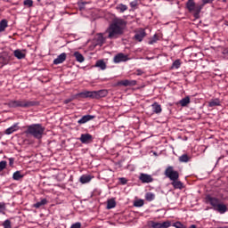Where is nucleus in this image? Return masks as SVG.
<instances>
[{
	"label": "nucleus",
	"instance_id": "ddd939ff",
	"mask_svg": "<svg viewBox=\"0 0 228 228\" xmlns=\"http://www.w3.org/2000/svg\"><path fill=\"white\" fill-rule=\"evenodd\" d=\"M13 54L17 60H24L26 58V50L17 49L13 52Z\"/></svg>",
	"mask_w": 228,
	"mask_h": 228
},
{
	"label": "nucleus",
	"instance_id": "393cba45",
	"mask_svg": "<svg viewBox=\"0 0 228 228\" xmlns=\"http://www.w3.org/2000/svg\"><path fill=\"white\" fill-rule=\"evenodd\" d=\"M191 159V157L188 156V154H183L179 157L178 160L180 163H188Z\"/></svg>",
	"mask_w": 228,
	"mask_h": 228
},
{
	"label": "nucleus",
	"instance_id": "5701e85b",
	"mask_svg": "<svg viewBox=\"0 0 228 228\" xmlns=\"http://www.w3.org/2000/svg\"><path fill=\"white\" fill-rule=\"evenodd\" d=\"M74 57L76 58L77 61H78V63H83V61H85V57L79 52H75Z\"/></svg>",
	"mask_w": 228,
	"mask_h": 228
},
{
	"label": "nucleus",
	"instance_id": "7c9ffc66",
	"mask_svg": "<svg viewBox=\"0 0 228 228\" xmlns=\"http://www.w3.org/2000/svg\"><path fill=\"white\" fill-rule=\"evenodd\" d=\"M145 204V201L143 200H137L134 202V208H142Z\"/></svg>",
	"mask_w": 228,
	"mask_h": 228
},
{
	"label": "nucleus",
	"instance_id": "f3484780",
	"mask_svg": "<svg viewBox=\"0 0 228 228\" xmlns=\"http://www.w3.org/2000/svg\"><path fill=\"white\" fill-rule=\"evenodd\" d=\"M151 108H152L153 113H156V115H159V113L163 111V109H161V105L156 102L151 104Z\"/></svg>",
	"mask_w": 228,
	"mask_h": 228
},
{
	"label": "nucleus",
	"instance_id": "4c0bfd02",
	"mask_svg": "<svg viewBox=\"0 0 228 228\" xmlns=\"http://www.w3.org/2000/svg\"><path fill=\"white\" fill-rule=\"evenodd\" d=\"M4 228H12V222L10 220H5L3 224Z\"/></svg>",
	"mask_w": 228,
	"mask_h": 228
},
{
	"label": "nucleus",
	"instance_id": "c03bdc74",
	"mask_svg": "<svg viewBox=\"0 0 228 228\" xmlns=\"http://www.w3.org/2000/svg\"><path fill=\"white\" fill-rule=\"evenodd\" d=\"M70 228H81V223H75L70 226Z\"/></svg>",
	"mask_w": 228,
	"mask_h": 228
},
{
	"label": "nucleus",
	"instance_id": "c85d7f7f",
	"mask_svg": "<svg viewBox=\"0 0 228 228\" xmlns=\"http://www.w3.org/2000/svg\"><path fill=\"white\" fill-rule=\"evenodd\" d=\"M156 199V195L152 192H147L145 194V200L148 201V202H152V200H154Z\"/></svg>",
	"mask_w": 228,
	"mask_h": 228
},
{
	"label": "nucleus",
	"instance_id": "c756f323",
	"mask_svg": "<svg viewBox=\"0 0 228 228\" xmlns=\"http://www.w3.org/2000/svg\"><path fill=\"white\" fill-rule=\"evenodd\" d=\"M116 10L120 12V13H124V12L127 11V5L124 4H119L117 5Z\"/></svg>",
	"mask_w": 228,
	"mask_h": 228
},
{
	"label": "nucleus",
	"instance_id": "412c9836",
	"mask_svg": "<svg viewBox=\"0 0 228 228\" xmlns=\"http://www.w3.org/2000/svg\"><path fill=\"white\" fill-rule=\"evenodd\" d=\"M6 28H8V20L4 19L0 21V33L5 31Z\"/></svg>",
	"mask_w": 228,
	"mask_h": 228
},
{
	"label": "nucleus",
	"instance_id": "79ce46f5",
	"mask_svg": "<svg viewBox=\"0 0 228 228\" xmlns=\"http://www.w3.org/2000/svg\"><path fill=\"white\" fill-rule=\"evenodd\" d=\"M174 227H175V228H187L186 225L183 224L181 222L175 223Z\"/></svg>",
	"mask_w": 228,
	"mask_h": 228
},
{
	"label": "nucleus",
	"instance_id": "f8f14e48",
	"mask_svg": "<svg viewBox=\"0 0 228 228\" xmlns=\"http://www.w3.org/2000/svg\"><path fill=\"white\" fill-rule=\"evenodd\" d=\"M94 118H95L94 115H85L77 121V124L81 126L83 124H86V122H90V120H94Z\"/></svg>",
	"mask_w": 228,
	"mask_h": 228
},
{
	"label": "nucleus",
	"instance_id": "de8ad7c7",
	"mask_svg": "<svg viewBox=\"0 0 228 228\" xmlns=\"http://www.w3.org/2000/svg\"><path fill=\"white\" fill-rule=\"evenodd\" d=\"M14 161H15V159L13 158H10L9 159V165H10V167L13 166Z\"/></svg>",
	"mask_w": 228,
	"mask_h": 228
},
{
	"label": "nucleus",
	"instance_id": "f704fd0d",
	"mask_svg": "<svg viewBox=\"0 0 228 228\" xmlns=\"http://www.w3.org/2000/svg\"><path fill=\"white\" fill-rule=\"evenodd\" d=\"M181 67V60H175L172 64V69H179Z\"/></svg>",
	"mask_w": 228,
	"mask_h": 228
},
{
	"label": "nucleus",
	"instance_id": "8fccbe9b",
	"mask_svg": "<svg viewBox=\"0 0 228 228\" xmlns=\"http://www.w3.org/2000/svg\"><path fill=\"white\" fill-rule=\"evenodd\" d=\"M223 54H224V56H228V50H227V49L224 50V51H223Z\"/></svg>",
	"mask_w": 228,
	"mask_h": 228
},
{
	"label": "nucleus",
	"instance_id": "e433bc0d",
	"mask_svg": "<svg viewBox=\"0 0 228 228\" xmlns=\"http://www.w3.org/2000/svg\"><path fill=\"white\" fill-rule=\"evenodd\" d=\"M88 4V2H77V6L79 10H85V6Z\"/></svg>",
	"mask_w": 228,
	"mask_h": 228
},
{
	"label": "nucleus",
	"instance_id": "2eb2a0df",
	"mask_svg": "<svg viewBox=\"0 0 228 228\" xmlns=\"http://www.w3.org/2000/svg\"><path fill=\"white\" fill-rule=\"evenodd\" d=\"M79 97H83L84 99H86L90 97L91 99H94V91H84L82 93L77 94Z\"/></svg>",
	"mask_w": 228,
	"mask_h": 228
},
{
	"label": "nucleus",
	"instance_id": "37998d69",
	"mask_svg": "<svg viewBox=\"0 0 228 228\" xmlns=\"http://www.w3.org/2000/svg\"><path fill=\"white\" fill-rule=\"evenodd\" d=\"M131 8H136L138 6V2L136 0L130 3Z\"/></svg>",
	"mask_w": 228,
	"mask_h": 228
},
{
	"label": "nucleus",
	"instance_id": "603ef678",
	"mask_svg": "<svg viewBox=\"0 0 228 228\" xmlns=\"http://www.w3.org/2000/svg\"><path fill=\"white\" fill-rule=\"evenodd\" d=\"M227 2V0H223V3H226Z\"/></svg>",
	"mask_w": 228,
	"mask_h": 228
},
{
	"label": "nucleus",
	"instance_id": "423d86ee",
	"mask_svg": "<svg viewBox=\"0 0 228 228\" xmlns=\"http://www.w3.org/2000/svg\"><path fill=\"white\" fill-rule=\"evenodd\" d=\"M37 104H38L37 102L26 100L11 101L9 102L10 108H31L33 106H37Z\"/></svg>",
	"mask_w": 228,
	"mask_h": 228
},
{
	"label": "nucleus",
	"instance_id": "aec40b11",
	"mask_svg": "<svg viewBox=\"0 0 228 228\" xmlns=\"http://www.w3.org/2000/svg\"><path fill=\"white\" fill-rule=\"evenodd\" d=\"M220 99L216 98L208 102V108H215V106H221Z\"/></svg>",
	"mask_w": 228,
	"mask_h": 228
},
{
	"label": "nucleus",
	"instance_id": "dca6fc26",
	"mask_svg": "<svg viewBox=\"0 0 228 228\" xmlns=\"http://www.w3.org/2000/svg\"><path fill=\"white\" fill-rule=\"evenodd\" d=\"M106 95H108V90L106 89L94 91V99H102V97H106Z\"/></svg>",
	"mask_w": 228,
	"mask_h": 228
},
{
	"label": "nucleus",
	"instance_id": "a19ab883",
	"mask_svg": "<svg viewBox=\"0 0 228 228\" xmlns=\"http://www.w3.org/2000/svg\"><path fill=\"white\" fill-rule=\"evenodd\" d=\"M4 168H6V161L2 160V161H0V172H3V170H4Z\"/></svg>",
	"mask_w": 228,
	"mask_h": 228
},
{
	"label": "nucleus",
	"instance_id": "4be33fe9",
	"mask_svg": "<svg viewBox=\"0 0 228 228\" xmlns=\"http://www.w3.org/2000/svg\"><path fill=\"white\" fill-rule=\"evenodd\" d=\"M116 207H117V201H115V199L108 200L107 209H113Z\"/></svg>",
	"mask_w": 228,
	"mask_h": 228
},
{
	"label": "nucleus",
	"instance_id": "473e14b6",
	"mask_svg": "<svg viewBox=\"0 0 228 228\" xmlns=\"http://www.w3.org/2000/svg\"><path fill=\"white\" fill-rule=\"evenodd\" d=\"M6 204L4 202H0V215H5Z\"/></svg>",
	"mask_w": 228,
	"mask_h": 228
},
{
	"label": "nucleus",
	"instance_id": "3c124183",
	"mask_svg": "<svg viewBox=\"0 0 228 228\" xmlns=\"http://www.w3.org/2000/svg\"><path fill=\"white\" fill-rule=\"evenodd\" d=\"M190 228H197V225L191 224V225L190 226Z\"/></svg>",
	"mask_w": 228,
	"mask_h": 228
},
{
	"label": "nucleus",
	"instance_id": "864d4df0",
	"mask_svg": "<svg viewBox=\"0 0 228 228\" xmlns=\"http://www.w3.org/2000/svg\"><path fill=\"white\" fill-rule=\"evenodd\" d=\"M40 1H42V0H37V3H40Z\"/></svg>",
	"mask_w": 228,
	"mask_h": 228
},
{
	"label": "nucleus",
	"instance_id": "6ab92c4d",
	"mask_svg": "<svg viewBox=\"0 0 228 228\" xmlns=\"http://www.w3.org/2000/svg\"><path fill=\"white\" fill-rule=\"evenodd\" d=\"M93 178L94 176L90 175H83L82 176H80L79 181L82 184H86V183H90Z\"/></svg>",
	"mask_w": 228,
	"mask_h": 228
},
{
	"label": "nucleus",
	"instance_id": "bb28decb",
	"mask_svg": "<svg viewBox=\"0 0 228 228\" xmlns=\"http://www.w3.org/2000/svg\"><path fill=\"white\" fill-rule=\"evenodd\" d=\"M47 204V199H43L40 201H37L36 204H34V208L37 209L42 208V206H45Z\"/></svg>",
	"mask_w": 228,
	"mask_h": 228
},
{
	"label": "nucleus",
	"instance_id": "9d476101",
	"mask_svg": "<svg viewBox=\"0 0 228 228\" xmlns=\"http://www.w3.org/2000/svg\"><path fill=\"white\" fill-rule=\"evenodd\" d=\"M129 57L123 53L116 54L113 58L114 63H122V61H128Z\"/></svg>",
	"mask_w": 228,
	"mask_h": 228
},
{
	"label": "nucleus",
	"instance_id": "f257e3e1",
	"mask_svg": "<svg viewBox=\"0 0 228 228\" xmlns=\"http://www.w3.org/2000/svg\"><path fill=\"white\" fill-rule=\"evenodd\" d=\"M126 26L127 21H126V20L122 18H114L105 31V33H108L107 38L113 40L124 35V30Z\"/></svg>",
	"mask_w": 228,
	"mask_h": 228
},
{
	"label": "nucleus",
	"instance_id": "72a5a7b5",
	"mask_svg": "<svg viewBox=\"0 0 228 228\" xmlns=\"http://www.w3.org/2000/svg\"><path fill=\"white\" fill-rule=\"evenodd\" d=\"M97 42H98V44L102 45V44H104L106 42V37H104V36H102V34H99Z\"/></svg>",
	"mask_w": 228,
	"mask_h": 228
},
{
	"label": "nucleus",
	"instance_id": "7ed1b4c3",
	"mask_svg": "<svg viewBox=\"0 0 228 228\" xmlns=\"http://www.w3.org/2000/svg\"><path fill=\"white\" fill-rule=\"evenodd\" d=\"M164 174L166 177L172 181L171 184L175 190H183V188H184L183 182L179 181V172L174 170V167L168 166Z\"/></svg>",
	"mask_w": 228,
	"mask_h": 228
},
{
	"label": "nucleus",
	"instance_id": "a211bd4d",
	"mask_svg": "<svg viewBox=\"0 0 228 228\" xmlns=\"http://www.w3.org/2000/svg\"><path fill=\"white\" fill-rule=\"evenodd\" d=\"M15 131H19V123L13 124L12 126L5 130V134H12Z\"/></svg>",
	"mask_w": 228,
	"mask_h": 228
},
{
	"label": "nucleus",
	"instance_id": "6e6552de",
	"mask_svg": "<svg viewBox=\"0 0 228 228\" xmlns=\"http://www.w3.org/2000/svg\"><path fill=\"white\" fill-rule=\"evenodd\" d=\"M136 80L125 79L117 82L115 86H136Z\"/></svg>",
	"mask_w": 228,
	"mask_h": 228
},
{
	"label": "nucleus",
	"instance_id": "a878e982",
	"mask_svg": "<svg viewBox=\"0 0 228 228\" xmlns=\"http://www.w3.org/2000/svg\"><path fill=\"white\" fill-rule=\"evenodd\" d=\"M95 67H98L101 69V70H106V62H104L102 60H99L96 61Z\"/></svg>",
	"mask_w": 228,
	"mask_h": 228
},
{
	"label": "nucleus",
	"instance_id": "58836bf2",
	"mask_svg": "<svg viewBox=\"0 0 228 228\" xmlns=\"http://www.w3.org/2000/svg\"><path fill=\"white\" fill-rule=\"evenodd\" d=\"M170 225H171V224L168 221L160 223V228H168V227H170Z\"/></svg>",
	"mask_w": 228,
	"mask_h": 228
},
{
	"label": "nucleus",
	"instance_id": "f03ea898",
	"mask_svg": "<svg viewBox=\"0 0 228 228\" xmlns=\"http://www.w3.org/2000/svg\"><path fill=\"white\" fill-rule=\"evenodd\" d=\"M215 0H201L200 4H195V0H188L185 6L190 12V13H193L194 19H200V12L204 8L205 4H211Z\"/></svg>",
	"mask_w": 228,
	"mask_h": 228
},
{
	"label": "nucleus",
	"instance_id": "49530a36",
	"mask_svg": "<svg viewBox=\"0 0 228 228\" xmlns=\"http://www.w3.org/2000/svg\"><path fill=\"white\" fill-rule=\"evenodd\" d=\"M119 183H121V184H127V179L121 177L119 178Z\"/></svg>",
	"mask_w": 228,
	"mask_h": 228
},
{
	"label": "nucleus",
	"instance_id": "0eeeda50",
	"mask_svg": "<svg viewBox=\"0 0 228 228\" xmlns=\"http://www.w3.org/2000/svg\"><path fill=\"white\" fill-rule=\"evenodd\" d=\"M79 141L81 143L88 145V143H92L94 142V136L90 134H82L79 137Z\"/></svg>",
	"mask_w": 228,
	"mask_h": 228
},
{
	"label": "nucleus",
	"instance_id": "20e7f679",
	"mask_svg": "<svg viewBox=\"0 0 228 228\" xmlns=\"http://www.w3.org/2000/svg\"><path fill=\"white\" fill-rule=\"evenodd\" d=\"M205 202L206 204L211 205L212 209H214V211H216L217 213H220V215H224V213H227V205H225L224 202H221L220 199L216 197H213L208 194L205 197Z\"/></svg>",
	"mask_w": 228,
	"mask_h": 228
},
{
	"label": "nucleus",
	"instance_id": "1a4fd4ad",
	"mask_svg": "<svg viewBox=\"0 0 228 228\" xmlns=\"http://www.w3.org/2000/svg\"><path fill=\"white\" fill-rule=\"evenodd\" d=\"M139 180L143 183L149 184V183H152L154 181V178H152V175L145 174V173H141L139 175Z\"/></svg>",
	"mask_w": 228,
	"mask_h": 228
},
{
	"label": "nucleus",
	"instance_id": "09e8293b",
	"mask_svg": "<svg viewBox=\"0 0 228 228\" xmlns=\"http://www.w3.org/2000/svg\"><path fill=\"white\" fill-rule=\"evenodd\" d=\"M72 101H74V98L66 99L64 104H69V102H72Z\"/></svg>",
	"mask_w": 228,
	"mask_h": 228
},
{
	"label": "nucleus",
	"instance_id": "9b49d317",
	"mask_svg": "<svg viewBox=\"0 0 228 228\" xmlns=\"http://www.w3.org/2000/svg\"><path fill=\"white\" fill-rule=\"evenodd\" d=\"M145 37H147V33L145 32L144 29H141L134 35V38L137 42H142Z\"/></svg>",
	"mask_w": 228,
	"mask_h": 228
},
{
	"label": "nucleus",
	"instance_id": "39448f33",
	"mask_svg": "<svg viewBox=\"0 0 228 228\" xmlns=\"http://www.w3.org/2000/svg\"><path fill=\"white\" fill-rule=\"evenodd\" d=\"M44 133H45V127L42 124H32L27 126L26 134L37 140H42Z\"/></svg>",
	"mask_w": 228,
	"mask_h": 228
},
{
	"label": "nucleus",
	"instance_id": "cd10ccee",
	"mask_svg": "<svg viewBox=\"0 0 228 228\" xmlns=\"http://www.w3.org/2000/svg\"><path fill=\"white\" fill-rule=\"evenodd\" d=\"M22 177H24V175H21L20 171H16L12 175V179L14 181H20V179H22Z\"/></svg>",
	"mask_w": 228,
	"mask_h": 228
},
{
	"label": "nucleus",
	"instance_id": "a18cd8bd",
	"mask_svg": "<svg viewBox=\"0 0 228 228\" xmlns=\"http://www.w3.org/2000/svg\"><path fill=\"white\" fill-rule=\"evenodd\" d=\"M0 61H3L4 65H8V59H5L4 57H0Z\"/></svg>",
	"mask_w": 228,
	"mask_h": 228
},
{
	"label": "nucleus",
	"instance_id": "c9c22d12",
	"mask_svg": "<svg viewBox=\"0 0 228 228\" xmlns=\"http://www.w3.org/2000/svg\"><path fill=\"white\" fill-rule=\"evenodd\" d=\"M23 4L24 6H28V8H31L33 6V0H24Z\"/></svg>",
	"mask_w": 228,
	"mask_h": 228
},
{
	"label": "nucleus",
	"instance_id": "4468645a",
	"mask_svg": "<svg viewBox=\"0 0 228 228\" xmlns=\"http://www.w3.org/2000/svg\"><path fill=\"white\" fill-rule=\"evenodd\" d=\"M65 60H67V53H62L53 61V65H60L63 63Z\"/></svg>",
	"mask_w": 228,
	"mask_h": 228
},
{
	"label": "nucleus",
	"instance_id": "ea45409f",
	"mask_svg": "<svg viewBox=\"0 0 228 228\" xmlns=\"http://www.w3.org/2000/svg\"><path fill=\"white\" fill-rule=\"evenodd\" d=\"M151 226L152 228H161V223H156V222H154V221H151Z\"/></svg>",
	"mask_w": 228,
	"mask_h": 228
},
{
	"label": "nucleus",
	"instance_id": "b1692460",
	"mask_svg": "<svg viewBox=\"0 0 228 228\" xmlns=\"http://www.w3.org/2000/svg\"><path fill=\"white\" fill-rule=\"evenodd\" d=\"M179 104L183 108H185V106H188L190 104V96H186V97L183 98L182 100H180Z\"/></svg>",
	"mask_w": 228,
	"mask_h": 228
},
{
	"label": "nucleus",
	"instance_id": "2f4dec72",
	"mask_svg": "<svg viewBox=\"0 0 228 228\" xmlns=\"http://www.w3.org/2000/svg\"><path fill=\"white\" fill-rule=\"evenodd\" d=\"M158 40H159V38L158 37V35H154L148 42V44L150 45H153V44H156V42H158Z\"/></svg>",
	"mask_w": 228,
	"mask_h": 228
}]
</instances>
